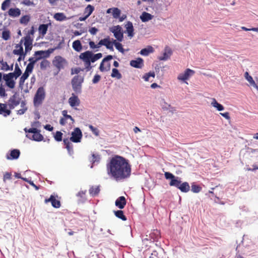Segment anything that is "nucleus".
<instances>
[{
    "instance_id": "nucleus-1",
    "label": "nucleus",
    "mask_w": 258,
    "mask_h": 258,
    "mask_svg": "<svg viewBox=\"0 0 258 258\" xmlns=\"http://www.w3.org/2000/svg\"><path fill=\"white\" fill-rule=\"evenodd\" d=\"M108 175L116 181L128 178L131 174V165L125 158L115 155L106 165Z\"/></svg>"
},
{
    "instance_id": "nucleus-2",
    "label": "nucleus",
    "mask_w": 258,
    "mask_h": 258,
    "mask_svg": "<svg viewBox=\"0 0 258 258\" xmlns=\"http://www.w3.org/2000/svg\"><path fill=\"white\" fill-rule=\"evenodd\" d=\"M102 57L101 53L94 54L91 51H86L81 53L79 55V58L84 62L85 69L90 71L92 67L91 62H94Z\"/></svg>"
},
{
    "instance_id": "nucleus-3",
    "label": "nucleus",
    "mask_w": 258,
    "mask_h": 258,
    "mask_svg": "<svg viewBox=\"0 0 258 258\" xmlns=\"http://www.w3.org/2000/svg\"><path fill=\"white\" fill-rule=\"evenodd\" d=\"M90 48L94 50L95 51H98L99 49L102 45L105 46L106 47L111 51H113V42H111L109 38H106L100 40L98 43L96 44L94 41L90 40L89 42Z\"/></svg>"
},
{
    "instance_id": "nucleus-4",
    "label": "nucleus",
    "mask_w": 258,
    "mask_h": 258,
    "mask_svg": "<svg viewBox=\"0 0 258 258\" xmlns=\"http://www.w3.org/2000/svg\"><path fill=\"white\" fill-rule=\"evenodd\" d=\"M24 130L26 133V137L31 140L40 142L44 139L43 136L40 133V131L36 127H31L29 129L26 127Z\"/></svg>"
},
{
    "instance_id": "nucleus-5",
    "label": "nucleus",
    "mask_w": 258,
    "mask_h": 258,
    "mask_svg": "<svg viewBox=\"0 0 258 258\" xmlns=\"http://www.w3.org/2000/svg\"><path fill=\"white\" fill-rule=\"evenodd\" d=\"M84 78L80 75L74 77L72 80V85L73 90L77 94L81 92L82 84L83 83Z\"/></svg>"
},
{
    "instance_id": "nucleus-6",
    "label": "nucleus",
    "mask_w": 258,
    "mask_h": 258,
    "mask_svg": "<svg viewBox=\"0 0 258 258\" xmlns=\"http://www.w3.org/2000/svg\"><path fill=\"white\" fill-rule=\"evenodd\" d=\"M53 49H49L47 50L46 51H43V50H40V51H37L35 52L34 55L35 56H38L39 55V57L37 58L34 57H30L29 58L28 61H29V63L32 64L33 65H34L35 63L37 62V60L41 59L43 57H47L49 55V54L52 53L53 51Z\"/></svg>"
},
{
    "instance_id": "nucleus-7",
    "label": "nucleus",
    "mask_w": 258,
    "mask_h": 258,
    "mask_svg": "<svg viewBox=\"0 0 258 258\" xmlns=\"http://www.w3.org/2000/svg\"><path fill=\"white\" fill-rule=\"evenodd\" d=\"M45 93L44 89L43 87H39L35 95L34 98V104L35 106H38L41 104L44 99Z\"/></svg>"
},
{
    "instance_id": "nucleus-8",
    "label": "nucleus",
    "mask_w": 258,
    "mask_h": 258,
    "mask_svg": "<svg viewBox=\"0 0 258 258\" xmlns=\"http://www.w3.org/2000/svg\"><path fill=\"white\" fill-rule=\"evenodd\" d=\"M165 177L166 179H171L169 185L172 186H175L178 188L181 181L178 180V177H175L173 174L169 172H165L164 173Z\"/></svg>"
},
{
    "instance_id": "nucleus-9",
    "label": "nucleus",
    "mask_w": 258,
    "mask_h": 258,
    "mask_svg": "<svg viewBox=\"0 0 258 258\" xmlns=\"http://www.w3.org/2000/svg\"><path fill=\"white\" fill-rule=\"evenodd\" d=\"M113 58V56L111 55H108L103 59L100 63L99 70L101 72H107L110 70L111 65L108 61Z\"/></svg>"
},
{
    "instance_id": "nucleus-10",
    "label": "nucleus",
    "mask_w": 258,
    "mask_h": 258,
    "mask_svg": "<svg viewBox=\"0 0 258 258\" xmlns=\"http://www.w3.org/2000/svg\"><path fill=\"white\" fill-rule=\"evenodd\" d=\"M14 78L15 77L10 73L3 75V79L6 82V85L10 89H14L15 87L16 82L14 80Z\"/></svg>"
},
{
    "instance_id": "nucleus-11",
    "label": "nucleus",
    "mask_w": 258,
    "mask_h": 258,
    "mask_svg": "<svg viewBox=\"0 0 258 258\" xmlns=\"http://www.w3.org/2000/svg\"><path fill=\"white\" fill-rule=\"evenodd\" d=\"M70 140L74 143H79L82 138V133L79 127H76L72 133Z\"/></svg>"
},
{
    "instance_id": "nucleus-12",
    "label": "nucleus",
    "mask_w": 258,
    "mask_h": 258,
    "mask_svg": "<svg viewBox=\"0 0 258 258\" xmlns=\"http://www.w3.org/2000/svg\"><path fill=\"white\" fill-rule=\"evenodd\" d=\"M20 103V98L19 96L14 94L12 95L8 100V105L10 109H14L15 107L18 106Z\"/></svg>"
},
{
    "instance_id": "nucleus-13",
    "label": "nucleus",
    "mask_w": 258,
    "mask_h": 258,
    "mask_svg": "<svg viewBox=\"0 0 258 258\" xmlns=\"http://www.w3.org/2000/svg\"><path fill=\"white\" fill-rule=\"evenodd\" d=\"M66 63V59L59 55L56 56L52 60L53 65L59 70L63 68V65Z\"/></svg>"
},
{
    "instance_id": "nucleus-14",
    "label": "nucleus",
    "mask_w": 258,
    "mask_h": 258,
    "mask_svg": "<svg viewBox=\"0 0 258 258\" xmlns=\"http://www.w3.org/2000/svg\"><path fill=\"white\" fill-rule=\"evenodd\" d=\"M111 31L114 34V37L119 41H122L123 38V33L121 30V27L119 26H116L114 27L111 30Z\"/></svg>"
},
{
    "instance_id": "nucleus-15",
    "label": "nucleus",
    "mask_w": 258,
    "mask_h": 258,
    "mask_svg": "<svg viewBox=\"0 0 258 258\" xmlns=\"http://www.w3.org/2000/svg\"><path fill=\"white\" fill-rule=\"evenodd\" d=\"M195 73V72L194 70L190 69H187L183 73L180 74L178 75L177 79L179 80L184 81L187 80L190 76L194 75Z\"/></svg>"
},
{
    "instance_id": "nucleus-16",
    "label": "nucleus",
    "mask_w": 258,
    "mask_h": 258,
    "mask_svg": "<svg viewBox=\"0 0 258 258\" xmlns=\"http://www.w3.org/2000/svg\"><path fill=\"white\" fill-rule=\"evenodd\" d=\"M44 202L46 204L50 202L52 206L55 208H59L61 206L60 202L56 200L53 195H51L48 199H45Z\"/></svg>"
},
{
    "instance_id": "nucleus-17",
    "label": "nucleus",
    "mask_w": 258,
    "mask_h": 258,
    "mask_svg": "<svg viewBox=\"0 0 258 258\" xmlns=\"http://www.w3.org/2000/svg\"><path fill=\"white\" fill-rule=\"evenodd\" d=\"M33 39L29 35H26L24 37V46L25 52L30 51L32 48Z\"/></svg>"
},
{
    "instance_id": "nucleus-18",
    "label": "nucleus",
    "mask_w": 258,
    "mask_h": 258,
    "mask_svg": "<svg viewBox=\"0 0 258 258\" xmlns=\"http://www.w3.org/2000/svg\"><path fill=\"white\" fill-rule=\"evenodd\" d=\"M172 54L171 49L168 46H166L164 49L163 55L159 56L158 59L160 60H166L169 59Z\"/></svg>"
},
{
    "instance_id": "nucleus-19",
    "label": "nucleus",
    "mask_w": 258,
    "mask_h": 258,
    "mask_svg": "<svg viewBox=\"0 0 258 258\" xmlns=\"http://www.w3.org/2000/svg\"><path fill=\"white\" fill-rule=\"evenodd\" d=\"M68 102L70 105L72 107L78 106L80 104L79 98L77 96L75 95L74 93L72 94V96L69 99Z\"/></svg>"
},
{
    "instance_id": "nucleus-20",
    "label": "nucleus",
    "mask_w": 258,
    "mask_h": 258,
    "mask_svg": "<svg viewBox=\"0 0 258 258\" xmlns=\"http://www.w3.org/2000/svg\"><path fill=\"white\" fill-rule=\"evenodd\" d=\"M126 29L125 33L127 34V36L130 38H132L134 36V29L133 23L130 21H127L125 25Z\"/></svg>"
},
{
    "instance_id": "nucleus-21",
    "label": "nucleus",
    "mask_w": 258,
    "mask_h": 258,
    "mask_svg": "<svg viewBox=\"0 0 258 258\" xmlns=\"http://www.w3.org/2000/svg\"><path fill=\"white\" fill-rule=\"evenodd\" d=\"M130 65L134 68L141 69L144 66L143 59L139 57L136 60H132L130 61Z\"/></svg>"
},
{
    "instance_id": "nucleus-22",
    "label": "nucleus",
    "mask_w": 258,
    "mask_h": 258,
    "mask_svg": "<svg viewBox=\"0 0 258 258\" xmlns=\"http://www.w3.org/2000/svg\"><path fill=\"white\" fill-rule=\"evenodd\" d=\"M11 111L7 109V104L0 103V114L7 117L10 115Z\"/></svg>"
},
{
    "instance_id": "nucleus-23",
    "label": "nucleus",
    "mask_w": 258,
    "mask_h": 258,
    "mask_svg": "<svg viewBox=\"0 0 258 258\" xmlns=\"http://www.w3.org/2000/svg\"><path fill=\"white\" fill-rule=\"evenodd\" d=\"M126 202L125 198L123 197H119L115 201V206H117L120 209H122L124 208L126 205Z\"/></svg>"
},
{
    "instance_id": "nucleus-24",
    "label": "nucleus",
    "mask_w": 258,
    "mask_h": 258,
    "mask_svg": "<svg viewBox=\"0 0 258 258\" xmlns=\"http://www.w3.org/2000/svg\"><path fill=\"white\" fill-rule=\"evenodd\" d=\"M100 188L99 185L92 186L89 189V194L92 197L97 196L100 192Z\"/></svg>"
},
{
    "instance_id": "nucleus-25",
    "label": "nucleus",
    "mask_w": 258,
    "mask_h": 258,
    "mask_svg": "<svg viewBox=\"0 0 258 258\" xmlns=\"http://www.w3.org/2000/svg\"><path fill=\"white\" fill-rule=\"evenodd\" d=\"M86 193L87 190H80L78 192L76 195L77 197L78 198V201L80 203H84L86 200Z\"/></svg>"
},
{
    "instance_id": "nucleus-26",
    "label": "nucleus",
    "mask_w": 258,
    "mask_h": 258,
    "mask_svg": "<svg viewBox=\"0 0 258 258\" xmlns=\"http://www.w3.org/2000/svg\"><path fill=\"white\" fill-rule=\"evenodd\" d=\"M8 14L12 17H18L21 15V11L19 8H11L8 11Z\"/></svg>"
},
{
    "instance_id": "nucleus-27",
    "label": "nucleus",
    "mask_w": 258,
    "mask_h": 258,
    "mask_svg": "<svg viewBox=\"0 0 258 258\" xmlns=\"http://www.w3.org/2000/svg\"><path fill=\"white\" fill-rule=\"evenodd\" d=\"M30 74L25 71L22 76L20 77L19 81V87L22 89L24 85L25 81L28 78Z\"/></svg>"
},
{
    "instance_id": "nucleus-28",
    "label": "nucleus",
    "mask_w": 258,
    "mask_h": 258,
    "mask_svg": "<svg viewBox=\"0 0 258 258\" xmlns=\"http://www.w3.org/2000/svg\"><path fill=\"white\" fill-rule=\"evenodd\" d=\"M53 18L57 21H63L68 20L65 14L63 13H56L53 16Z\"/></svg>"
},
{
    "instance_id": "nucleus-29",
    "label": "nucleus",
    "mask_w": 258,
    "mask_h": 258,
    "mask_svg": "<svg viewBox=\"0 0 258 258\" xmlns=\"http://www.w3.org/2000/svg\"><path fill=\"white\" fill-rule=\"evenodd\" d=\"M49 25H50V23L40 25L38 27L39 34H41L43 36H44L47 33Z\"/></svg>"
},
{
    "instance_id": "nucleus-30",
    "label": "nucleus",
    "mask_w": 258,
    "mask_h": 258,
    "mask_svg": "<svg viewBox=\"0 0 258 258\" xmlns=\"http://www.w3.org/2000/svg\"><path fill=\"white\" fill-rule=\"evenodd\" d=\"M153 17L154 16L150 14V13L144 12L140 16V19L142 22H146L152 20Z\"/></svg>"
},
{
    "instance_id": "nucleus-31",
    "label": "nucleus",
    "mask_w": 258,
    "mask_h": 258,
    "mask_svg": "<svg viewBox=\"0 0 258 258\" xmlns=\"http://www.w3.org/2000/svg\"><path fill=\"white\" fill-rule=\"evenodd\" d=\"M177 188L183 192H187L190 190V186L188 182H184L181 183Z\"/></svg>"
},
{
    "instance_id": "nucleus-32",
    "label": "nucleus",
    "mask_w": 258,
    "mask_h": 258,
    "mask_svg": "<svg viewBox=\"0 0 258 258\" xmlns=\"http://www.w3.org/2000/svg\"><path fill=\"white\" fill-rule=\"evenodd\" d=\"M244 77L246 80L250 83V84L253 87L258 89L257 85L255 84V82L253 80L252 77L250 76L247 72H246L244 74Z\"/></svg>"
},
{
    "instance_id": "nucleus-33",
    "label": "nucleus",
    "mask_w": 258,
    "mask_h": 258,
    "mask_svg": "<svg viewBox=\"0 0 258 258\" xmlns=\"http://www.w3.org/2000/svg\"><path fill=\"white\" fill-rule=\"evenodd\" d=\"M72 47L77 52H80L82 49V45L79 40L74 41L73 42Z\"/></svg>"
},
{
    "instance_id": "nucleus-34",
    "label": "nucleus",
    "mask_w": 258,
    "mask_h": 258,
    "mask_svg": "<svg viewBox=\"0 0 258 258\" xmlns=\"http://www.w3.org/2000/svg\"><path fill=\"white\" fill-rule=\"evenodd\" d=\"M154 51V48L151 46H149L147 48L142 49L140 51V54L144 56H147L150 53H153Z\"/></svg>"
},
{
    "instance_id": "nucleus-35",
    "label": "nucleus",
    "mask_w": 258,
    "mask_h": 258,
    "mask_svg": "<svg viewBox=\"0 0 258 258\" xmlns=\"http://www.w3.org/2000/svg\"><path fill=\"white\" fill-rule=\"evenodd\" d=\"M94 10V7L91 5H88L85 8L84 11V14L87 18H88L93 13Z\"/></svg>"
},
{
    "instance_id": "nucleus-36",
    "label": "nucleus",
    "mask_w": 258,
    "mask_h": 258,
    "mask_svg": "<svg viewBox=\"0 0 258 258\" xmlns=\"http://www.w3.org/2000/svg\"><path fill=\"white\" fill-rule=\"evenodd\" d=\"M13 53L14 54L19 55L20 56L23 55L24 57L25 55L24 54L23 47L19 45H17L16 46V49L13 50Z\"/></svg>"
},
{
    "instance_id": "nucleus-37",
    "label": "nucleus",
    "mask_w": 258,
    "mask_h": 258,
    "mask_svg": "<svg viewBox=\"0 0 258 258\" xmlns=\"http://www.w3.org/2000/svg\"><path fill=\"white\" fill-rule=\"evenodd\" d=\"M20 154V152L18 149H14L11 151L10 154V157H8L9 159H16L19 158Z\"/></svg>"
},
{
    "instance_id": "nucleus-38",
    "label": "nucleus",
    "mask_w": 258,
    "mask_h": 258,
    "mask_svg": "<svg viewBox=\"0 0 258 258\" xmlns=\"http://www.w3.org/2000/svg\"><path fill=\"white\" fill-rule=\"evenodd\" d=\"M10 73L15 77V80L17 79L22 74L21 70L17 63L15 64L14 72Z\"/></svg>"
},
{
    "instance_id": "nucleus-39",
    "label": "nucleus",
    "mask_w": 258,
    "mask_h": 258,
    "mask_svg": "<svg viewBox=\"0 0 258 258\" xmlns=\"http://www.w3.org/2000/svg\"><path fill=\"white\" fill-rule=\"evenodd\" d=\"M70 141L71 140L68 138L63 139V143L66 145V148L69 153H71L73 151V146Z\"/></svg>"
},
{
    "instance_id": "nucleus-40",
    "label": "nucleus",
    "mask_w": 258,
    "mask_h": 258,
    "mask_svg": "<svg viewBox=\"0 0 258 258\" xmlns=\"http://www.w3.org/2000/svg\"><path fill=\"white\" fill-rule=\"evenodd\" d=\"M212 101L211 102V105L217 108L218 111L223 110L224 109V106L221 104L219 103L216 100L215 98H212Z\"/></svg>"
},
{
    "instance_id": "nucleus-41",
    "label": "nucleus",
    "mask_w": 258,
    "mask_h": 258,
    "mask_svg": "<svg viewBox=\"0 0 258 258\" xmlns=\"http://www.w3.org/2000/svg\"><path fill=\"white\" fill-rule=\"evenodd\" d=\"M111 76L112 78H115L117 79H120L122 78L121 74L119 72L117 69L115 68L112 69Z\"/></svg>"
},
{
    "instance_id": "nucleus-42",
    "label": "nucleus",
    "mask_w": 258,
    "mask_h": 258,
    "mask_svg": "<svg viewBox=\"0 0 258 258\" xmlns=\"http://www.w3.org/2000/svg\"><path fill=\"white\" fill-rule=\"evenodd\" d=\"M114 214L117 218L121 219L122 220H126V218L125 216L124 215L123 212L122 211L117 210L116 211H114Z\"/></svg>"
},
{
    "instance_id": "nucleus-43",
    "label": "nucleus",
    "mask_w": 258,
    "mask_h": 258,
    "mask_svg": "<svg viewBox=\"0 0 258 258\" xmlns=\"http://www.w3.org/2000/svg\"><path fill=\"white\" fill-rule=\"evenodd\" d=\"M0 63L1 64V70L4 71H8L10 69L9 65L6 61H4L3 59L0 60Z\"/></svg>"
},
{
    "instance_id": "nucleus-44",
    "label": "nucleus",
    "mask_w": 258,
    "mask_h": 258,
    "mask_svg": "<svg viewBox=\"0 0 258 258\" xmlns=\"http://www.w3.org/2000/svg\"><path fill=\"white\" fill-rule=\"evenodd\" d=\"M114 45V46H115L116 48L119 50L120 52H122V53H123L124 52V49L122 47V45L121 43H120L119 42H118L116 41V40H114L113 41V45Z\"/></svg>"
},
{
    "instance_id": "nucleus-45",
    "label": "nucleus",
    "mask_w": 258,
    "mask_h": 258,
    "mask_svg": "<svg viewBox=\"0 0 258 258\" xmlns=\"http://www.w3.org/2000/svg\"><path fill=\"white\" fill-rule=\"evenodd\" d=\"M112 14L113 17L115 19H117V18H118L120 16V14H121V11L117 8H113V11H112Z\"/></svg>"
},
{
    "instance_id": "nucleus-46",
    "label": "nucleus",
    "mask_w": 258,
    "mask_h": 258,
    "mask_svg": "<svg viewBox=\"0 0 258 258\" xmlns=\"http://www.w3.org/2000/svg\"><path fill=\"white\" fill-rule=\"evenodd\" d=\"M49 62L46 59H43L40 63V67L41 70L46 69L49 66Z\"/></svg>"
},
{
    "instance_id": "nucleus-47",
    "label": "nucleus",
    "mask_w": 258,
    "mask_h": 258,
    "mask_svg": "<svg viewBox=\"0 0 258 258\" xmlns=\"http://www.w3.org/2000/svg\"><path fill=\"white\" fill-rule=\"evenodd\" d=\"M21 105L22 108L17 111V114L19 115L23 114L27 110V108L25 106V103L24 102L22 101L21 103Z\"/></svg>"
},
{
    "instance_id": "nucleus-48",
    "label": "nucleus",
    "mask_w": 258,
    "mask_h": 258,
    "mask_svg": "<svg viewBox=\"0 0 258 258\" xmlns=\"http://www.w3.org/2000/svg\"><path fill=\"white\" fill-rule=\"evenodd\" d=\"M62 114L63 116V117H66L67 118H69V119L71 121V122L70 124H73L75 122L74 119L70 115L68 114V111L66 110H63L62 111Z\"/></svg>"
},
{
    "instance_id": "nucleus-49",
    "label": "nucleus",
    "mask_w": 258,
    "mask_h": 258,
    "mask_svg": "<svg viewBox=\"0 0 258 258\" xmlns=\"http://www.w3.org/2000/svg\"><path fill=\"white\" fill-rule=\"evenodd\" d=\"M30 21V17L28 15H25L22 17L20 20L21 24L26 25Z\"/></svg>"
},
{
    "instance_id": "nucleus-50",
    "label": "nucleus",
    "mask_w": 258,
    "mask_h": 258,
    "mask_svg": "<svg viewBox=\"0 0 258 258\" xmlns=\"http://www.w3.org/2000/svg\"><path fill=\"white\" fill-rule=\"evenodd\" d=\"M155 76V73L154 72H150L148 73H146L144 75L143 78L144 79L145 81H148L149 80V78L152 77L154 78Z\"/></svg>"
},
{
    "instance_id": "nucleus-51",
    "label": "nucleus",
    "mask_w": 258,
    "mask_h": 258,
    "mask_svg": "<svg viewBox=\"0 0 258 258\" xmlns=\"http://www.w3.org/2000/svg\"><path fill=\"white\" fill-rule=\"evenodd\" d=\"M2 38L5 40H8L10 38V32L9 30H5L2 32Z\"/></svg>"
},
{
    "instance_id": "nucleus-52",
    "label": "nucleus",
    "mask_w": 258,
    "mask_h": 258,
    "mask_svg": "<svg viewBox=\"0 0 258 258\" xmlns=\"http://www.w3.org/2000/svg\"><path fill=\"white\" fill-rule=\"evenodd\" d=\"M202 190V187L196 184H192L191 185V191L195 193H198Z\"/></svg>"
},
{
    "instance_id": "nucleus-53",
    "label": "nucleus",
    "mask_w": 258,
    "mask_h": 258,
    "mask_svg": "<svg viewBox=\"0 0 258 258\" xmlns=\"http://www.w3.org/2000/svg\"><path fill=\"white\" fill-rule=\"evenodd\" d=\"M21 4L26 6H35L33 0H23Z\"/></svg>"
},
{
    "instance_id": "nucleus-54",
    "label": "nucleus",
    "mask_w": 258,
    "mask_h": 258,
    "mask_svg": "<svg viewBox=\"0 0 258 258\" xmlns=\"http://www.w3.org/2000/svg\"><path fill=\"white\" fill-rule=\"evenodd\" d=\"M54 139L57 142H60L62 141V133L59 131H57L54 135Z\"/></svg>"
},
{
    "instance_id": "nucleus-55",
    "label": "nucleus",
    "mask_w": 258,
    "mask_h": 258,
    "mask_svg": "<svg viewBox=\"0 0 258 258\" xmlns=\"http://www.w3.org/2000/svg\"><path fill=\"white\" fill-rule=\"evenodd\" d=\"M10 2V0H5L2 4V10L5 11L9 7Z\"/></svg>"
},
{
    "instance_id": "nucleus-56",
    "label": "nucleus",
    "mask_w": 258,
    "mask_h": 258,
    "mask_svg": "<svg viewBox=\"0 0 258 258\" xmlns=\"http://www.w3.org/2000/svg\"><path fill=\"white\" fill-rule=\"evenodd\" d=\"M89 128L96 136H98L99 135V131L98 128L94 127L91 124L89 125Z\"/></svg>"
},
{
    "instance_id": "nucleus-57",
    "label": "nucleus",
    "mask_w": 258,
    "mask_h": 258,
    "mask_svg": "<svg viewBox=\"0 0 258 258\" xmlns=\"http://www.w3.org/2000/svg\"><path fill=\"white\" fill-rule=\"evenodd\" d=\"M12 179V173L11 172H7L4 173L3 176V181L6 182L7 180H10Z\"/></svg>"
},
{
    "instance_id": "nucleus-58",
    "label": "nucleus",
    "mask_w": 258,
    "mask_h": 258,
    "mask_svg": "<svg viewBox=\"0 0 258 258\" xmlns=\"http://www.w3.org/2000/svg\"><path fill=\"white\" fill-rule=\"evenodd\" d=\"M34 66L32 64L28 63V65L26 67L25 72H28L29 74H31L33 70Z\"/></svg>"
},
{
    "instance_id": "nucleus-59",
    "label": "nucleus",
    "mask_w": 258,
    "mask_h": 258,
    "mask_svg": "<svg viewBox=\"0 0 258 258\" xmlns=\"http://www.w3.org/2000/svg\"><path fill=\"white\" fill-rule=\"evenodd\" d=\"M99 160V157L97 155H95V154H93L92 155V159L91 160V162L93 163H94L95 162H98Z\"/></svg>"
},
{
    "instance_id": "nucleus-60",
    "label": "nucleus",
    "mask_w": 258,
    "mask_h": 258,
    "mask_svg": "<svg viewBox=\"0 0 258 258\" xmlns=\"http://www.w3.org/2000/svg\"><path fill=\"white\" fill-rule=\"evenodd\" d=\"M101 77L99 75H95L94 77V78L92 80V82L94 84L97 83L100 80Z\"/></svg>"
},
{
    "instance_id": "nucleus-61",
    "label": "nucleus",
    "mask_w": 258,
    "mask_h": 258,
    "mask_svg": "<svg viewBox=\"0 0 258 258\" xmlns=\"http://www.w3.org/2000/svg\"><path fill=\"white\" fill-rule=\"evenodd\" d=\"M89 31L92 35H95L98 31V30L95 27H92L89 29Z\"/></svg>"
},
{
    "instance_id": "nucleus-62",
    "label": "nucleus",
    "mask_w": 258,
    "mask_h": 258,
    "mask_svg": "<svg viewBox=\"0 0 258 258\" xmlns=\"http://www.w3.org/2000/svg\"><path fill=\"white\" fill-rule=\"evenodd\" d=\"M7 95V94L6 93L5 89L2 87H0V96L1 97H5Z\"/></svg>"
},
{
    "instance_id": "nucleus-63",
    "label": "nucleus",
    "mask_w": 258,
    "mask_h": 258,
    "mask_svg": "<svg viewBox=\"0 0 258 258\" xmlns=\"http://www.w3.org/2000/svg\"><path fill=\"white\" fill-rule=\"evenodd\" d=\"M69 119V118H67L66 117H62L60 118L59 120V123L61 125H65L67 123V120Z\"/></svg>"
},
{
    "instance_id": "nucleus-64",
    "label": "nucleus",
    "mask_w": 258,
    "mask_h": 258,
    "mask_svg": "<svg viewBox=\"0 0 258 258\" xmlns=\"http://www.w3.org/2000/svg\"><path fill=\"white\" fill-rule=\"evenodd\" d=\"M220 115H221L222 116H223L224 118H225L227 120L230 119V117L229 115V113L228 112H226L225 113H220Z\"/></svg>"
}]
</instances>
